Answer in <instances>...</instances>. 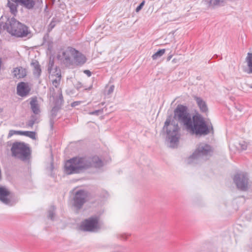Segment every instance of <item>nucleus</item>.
Returning <instances> with one entry per match:
<instances>
[{"mask_svg": "<svg viewBox=\"0 0 252 252\" xmlns=\"http://www.w3.org/2000/svg\"><path fill=\"white\" fill-rule=\"evenodd\" d=\"M56 207L54 205H52L50 206V208L48 210V215L47 218L49 219H50L52 220H54L55 216V212H56Z\"/></svg>", "mask_w": 252, "mask_h": 252, "instance_id": "nucleus-23", "label": "nucleus"}, {"mask_svg": "<svg viewBox=\"0 0 252 252\" xmlns=\"http://www.w3.org/2000/svg\"><path fill=\"white\" fill-rule=\"evenodd\" d=\"M8 0L7 6L9 8L10 13L16 16L18 13V6H22L29 10L41 11L43 6V0Z\"/></svg>", "mask_w": 252, "mask_h": 252, "instance_id": "nucleus-3", "label": "nucleus"}, {"mask_svg": "<svg viewBox=\"0 0 252 252\" xmlns=\"http://www.w3.org/2000/svg\"><path fill=\"white\" fill-rule=\"evenodd\" d=\"M30 103L31 108L33 114L35 115L39 114L40 113V110L39 104H38L37 98L36 97H32Z\"/></svg>", "mask_w": 252, "mask_h": 252, "instance_id": "nucleus-17", "label": "nucleus"}, {"mask_svg": "<svg viewBox=\"0 0 252 252\" xmlns=\"http://www.w3.org/2000/svg\"><path fill=\"white\" fill-rule=\"evenodd\" d=\"M172 57V55H169L167 58V61H169Z\"/></svg>", "mask_w": 252, "mask_h": 252, "instance_id": "nucleus-47", "label": "nucleus"}, {"mask_svg": "<svg viewBox=\"0 0 252 252\" xmlns=\"http://www.w3.org/2000/svg\"><path fill=\"white\" fill-rule=\"evenodd\" d=\"M145 3V0H143L142 2L137 6L135 9V12L138 13L143 7Z\"/></svg>", "mask_w": 252, "mask_h": 252, "instance_id": "nucleus-32", "label": "nucleus"}, {"mask_svg": "<svg viewBox=\"0 0 252 252\" xmlns=\"http://www.w3.org/2000/svg\"><path fill=\"white\" fill-rule=\"evenodd\" d=\"M83 87V85L81 82H78L75 85V88L77 90H79L80 89H81Z\"/></svg>", "mask_w": 252, "mask_h": 252, "instance_id": "nucleus-39", "label": "nucleus"}, {"mask_svg": "<svg viewBox=\"0 0 252 252\" xmlns=\"http://www.w3.org/2000/svg\"><path fill=\"white\" fill-rule=\"evenodd\" d=\"M74 49V48L72 47L68 46L65 50L62 51V55L58 54L57 56L58 60H62L63 63L67 67L73 65V61L70 56H72Z\"/></svg>", "mask_w": 252, "mask_h": 252, "instance_id": "nucleus-11", "label": "nucleus"}, {"mask_svg": "<svg viewBox=\"0 0 252 252\" xmlns=\"http://www.w3.org/2000/svg\"><path fill=\"white\" fill-rule=\"evenodd\" d=\"M93 88V85H91L90 87H89L87 88H86L85 90L87 91H90Z\"/></svg>", "mask_w": 252, "mask_h": 252, "instance_id": "nucleus-46", "label": "nucleus"}, {"mask_svg": "<svg viewBox=\"0 0 252 252\" xmlns=\"http://www.w3.org/2000/svg\"><path fill=\"white\" fill-rule=\"evenodd\" d=\"M49 33H46V34H45V35H44L43 38V44H45V43H47V45H48V50H51V48H52L53 42H52V41L49 40Z\"/></svg>", "mask_w": 252, "mask_h": 252, "instance_id": "nucleus-25", "label": "nucleus"}, {"mask_svg": "<svg viewBox=\"0 0 252 252\" xmlns=\"http://www.w3.org/2000/svg\"><path fill=\"white\" fill-rule=\"evenodd\" d=\"M213 152L212 147L208 144L201 143L197 146L194 152L189 157V159H197L198 158L211 155Z\"/></svg>", "mask_w": 252, "mask_h": 252, "instance_id": "nucleus-9", "label": "nucleus"}, {"mask_svg": "<svg viewBox=\"0 0 252 252\" xmlns=\"http://www.w3.org/2000/svg\"><path fill=\"white\" fill-rule=\"evenodd\" d=\"M165 52V49H159L155 54H154L152 58L153 60H156L157 59L161 57Z\"/></svg>", "mask_w": 252, "mask_h": 252, "instance_id": "nucleus-27", "label": "nucleus"}, {"mask_svg": "<svg viewBox=\"0 0 252 252\" xmlns=\"http://www.w3.org/2000/svg\"><path fill=\"white\" fill-rule=\"evenodd\" d=\"M10 30L9 33L17 37H27L31 32L28 27L17 21L14 17L11 18L9 21Z\"/></svg>", "mask_w": 252, "mask_h": 252, "instance_id": "nucleus-6", "label": "nucleus"}, {"mask_svg": "<svg viewBox=\"0 0 252 252\" xmlns=\"http://www.w3.org/2000/svg\"><path fill=\"white\" fill-rule=\"evenodd\" d=\"M117 237L118 238L126 240L127 238V236L126 234H119L118 235Z\"/></svg>", "mask_w": 252, "mask_h": 252, "instance_id": "nucleus-37", "label": "nucleus"}, {"mask_svg": "<svg viewBox=\"0 0 252 252\" xmlns=\"http://www.w3.org/2000/svg\"><path fill=\"white\" fill-rule=\"evenodd\" d=\"M81 102L79 101H74L71 104V106L72 107H75L76 106H77L78 105H79L80 104Z\"/></svg>", "mask_w": 252, "mask_h": 252, "instance_id": "nucleus-41", "label": "nucleus"}, {"mask_svg": "<svg viewBox=\"0 0 252 252\" xmlns=\"http://www.w3.org/2000/svg\"><path fill=\"white\" fill-rule=\"evenodd\" d=\"M2 27L4 30L6 29L8 32L10 30V26L9 25V22H6L5 23H3Z\"/></svg>", "mask_w": 252, "mask_h": 252, "instance_id": "nucleus-35", "label": "nucleus"}, {"mask_svg": "<svg viewBox=\"0 0 252 252\" xmlns=\"http://www.w3.org/2000/svg\"><path fill=\"white\" fill-rule=\"evenodd\" d=\"M103 166V161L97 156H77L66 161L64 172L67 175L79 174L91 168H100Z\"/></svg>", "mask_w": 252, "mask_h": 252, "instance_id": "nucleus-2", "label": "nucleus"}, {"mask_svg": "<svg viewBox=\"0 0 252 252\" xmlns=\"http://www.w3.org/2000/svg\"><path fill=\"white\" fill-rule=\"evenodd\" d=\"M54 169V163L53 162H51L50 163V166L49 167V170L50 171H53Z\"/></svg>", "mask_w": 252, "mask_h": 252, "instance_id": "nucleus-43", "label": "nucleus"}, {"mask_svg": "<svg viewBox=\"0 0 252 252\" xmlns=\"http://www.w3.org/2000/svg\"><path fill=\"white\" fill-rule=\"evenodd\" d=\"M72 54L73 65L76 66H83L87 61V58L84 54L74 48Z\"/></svg>", "mask_w": 252, "mask_h": 252, "instance_id": "nucleus-12", "label": "nucleus"}, {"mask_svg": "<svg viewBox=\"0 0 252 252\" xmlns=\"http://www.w3.org/2000/svg\"><path fill=\"white\" fill-rule=\"evenodd\" d=\"M232 179L238 190L243 191L248 190L249 179L247 173L238 172L234 174Z\"/></svg>", "mask_w": 252, "mask_h": 252, "instance_id": "nucleus-8", "label": "nucleus"}, {"mask_svg": "<svg viewBox=\"0 0 252 252\" xmlns=\"http://www.w3.org/2000/svg\"><path fill=\"white\" fill-rule=\"evenodd\" d=\"M83 72L88 77H90L92 75V72L89 70H84Z\"/></svg>", "mask_w": 252, "mask_h": 252, "instance_id": "nucleus-42", "label": "nucleus"}, {"mask_svg": "<svg viewBox=\"0 0 252 252\" xmlns=\"http://www.w3.org/2000/svg\"><path fill=\"white\" fill-rule=\"evenodd\" d=\"M1 64H2V61H1V58H0V69H1Z\"/></svg>", "mask_w": 252, "mask_h": 252, "instance_id": "nucleus-49", "label": "nucleus"}, {"mask_svg": "<svg viewBox=\"0 0 252 252\" xmlns=\"http://www.w3.org/2000/svg\"><path fill=\"white\" fill-rule=\"evenodd\" d=\"M47 8H48V6L47 5H46L45 9H44V11H46V10L47 9Z\"/></svg>", "mask_w": 252, "mask_h": 252, "instance_id": "nucleus-50", "label": "nucleus"}, {"mask_svg": "<svg viewBox=\"0 0 252 252\" xmlns=\"http://www.w3.org/2000/svg\"><path fill=\"white\" fill-rule=\"evenodd\" d=\"M247 86L250 88H252V85H249V84H247Z\"/></svg>", "mask_w": 252, "mask_h": 252, "instance_id": "nucleus-51", "label": "nucleus"}, {"mask_svg": "<svg viewBox=\"0 0 252 252\" xmlns=\"http://www.w3.org/2000/svg\"><path fill=\"white\" fill-rule=\"evenodd\" d=\"M172 115H168L167 117L166 121L164 122V125L163 127V130L165 131L166 137L169 140L170 147L172 148L177 147L180 138V133L179 131L180 128L177 123L172 120Z\"/></svg>", "mask_w": 252, "mask_h": 252, "instance_id": "nucleus-4", "label": "nucleus"}, {"mask_svg": "<svg viewBox=\"0 0 252 252\" xmlns=\"http://www.w3.org/2000/svg\"><path fill=\"white\" fill-rule=\"evenodd\" d=\"M102 112H103L102 109H99V110H94V111L90 112H89V114L92 115L98 116L100 113H101Z\"/></svg>", "mask_w": 252, "mask_h": 252, "instance_id": "nucleus-33", "label": "nucleus"}, {"mask_svg": "<svg viewBox=\"0 0 252 252\" xmlns=\"http://www.w3.org/2000/svg\"><path fill=\"white\" fill-rule=\"evenodd\" d=\"M2 18H3V16H2L0 18V31L1 30L2 26L3 24V22L1 21V19H2Z\"/></svg>", "mask_w": 252, "mask_h": 252, "instance_id": "nucleus-45", "label": "nucleus"}, {"mask_svg": "<svg viewBox=\"0 0 252 252\" xmlns=\"http://www.w3.org/2000/svg\"><path fill=\"white\" fill-rule=\"evenodd\" d=\"M246 61L247 63L248 69L244 70V71L249 74H252V53H248Z\"/></svg>", "mask_w": 252, "mask_h": 252, "instance_id": "nucleus-21", "label": "nucleus"}, {"mask_svg": "<svg viewBox=\"0 0 252 252\" xmlns=\"http://www.w3.org/2000/svg\"><path fill=\"white\" fill-rule=\"evenodd\" d=\"M57 19L56 18H53L50 23L48 26V32H50L56 26V22H57Z\"/></svg>", "mask_w": 252, "mask_h": 252, "instance_id": "nucleus-29", "label": "nucleus"}, {"mask_svg": "<svg viewBox=\"0 0 252 252\" xmlns=\"http://www.w3.org/2000/svg\"><path fill=\"white\" fill-rule=\"evenodd\" d=\"M52 75H54L59 78V79H61L62 75L61 70L59 69L57 66H55L54 71H53Z\"/></svg>", "mask_w": 252, "mask_h": 252, "instance_id": "nucleus-30", "label": "nucleus"}, {"mask_svg": "<svg viewBox=\"0 0 252 252\" xmlns=\"http://www.w3.org/2000/svg\"><path fill=\"white\" fill-rule=\"evenodd\" d=\"M242 150H246L247 148V145L245 141H243L239 144Z\"/></svg>", "mask_w": 252, "mask_h": 252, "instance_id": "nucleus-36", "label": "nucleus"}, {"mask_svg": "<svg viewBox=\"0 0 252 252\" xmlns=\"http://www.w3.org/2000/svg\"><path fill=\"white\" fill-rule=\"evenodd\" d=\"M13 73L14 76H18L19 78H24L27 75L26 69L21 66L14 68Z\"/></svg>", "mask_w": 252, "mask_h": 252, "instance_id": "nucleus-19", "label": "nucleus"}, {"mask_svg": "<svg viewBox=\"0 0 252 252\" xmlns=\"http://www.w3.org/2000/svg\"><path fill=\"white\" fill-rule=\"evenodd\" d=\"M194 100H195L197 106L199 107L200 111L202 113L207 114L208 113L209 109L207 104V103L201 97L194 96Z\"/></svg>", "mask_w": 252, "mask_h": 252, "instance_id": "nucleus-15", "label": "nucleus"}, {"mask_svg": "<svg viewBox=\"0 0 252 252\" xmlns=\"http://www.w3.org/2000/svg\"><path fill=\"white\" fill-rule=\"evenodd\" d=\"M218 57V55L216 54V55H214V56L212 57V58L209 61V63H211L212 60H213L214 59L216 60L217 59Z\"/></svg>", "mask_w": 252, "mask_h": 252, "instance_id": "nucleus-44", "label": "nucleus"}, {"mask_svg": "<svg viewBox=\"0 0 252 252\" xmlns=\"http://www.w3.org/2000/svg\"><path fill=\"white\" fill-rule=\"evenodd\" d=\"M204 3L208 7H214L220 5V3L223 2V0H203Z\"/></svg>", "mask_w": 252, "mask_h": 252, "instance_id": "nucleus-22", "label": "nucleus"}, {"mask_svg": "<svg viewBox=\"0 0 252 252\" xmlns=\"http://www.w3.org/2000/svg\"><path fill=\"white\" fill-rule=\"evenodd\" d=\"M173 118L177 120L192 135L201 137L214 132L211 123H208L198 112L191 115L188 107L183 104H178L174 110Z\"/></svg>", "mask_w": 252, "mask_h": 252, "instance_id": "nucleus-1", "label": "nucleus"}, {"mask_svg": "<svg viewBox=\"0 0 252 252\" xmlns=\"http://www.w3.org/2000/svg\"><path fill=\"white\" fill-rule=\"evenodd\" d=\"M12 156L22 161H26L31 157V150L28 144L24 142L15 141L11 147Z\"/></svg>", "mask_w": 252, "mask_h": 252, "instance_id": "nucleus-5", "label": "nucleus"}, {"mask_svg": "<svg viewBox=\"0 0 252 252\" xmlns=\"http://www.w3.org/2000/svg\"><path fill=\"white\" fill-rule=\"evenodd\" d=\"M175 59H173V60H172V62H175Z\"/></svg>", "mask_w": 252, "mask_h": 252, "instance_id": "nucleus-54", "label": "nucleus"}, {"mask_svg": "<svg viewBox=\"0 0 252 252\" xmlns=\"http://www.w3.org/2000/svg\"><path fill=\"white\" fill-rule=\"evenodd\" d=\"M54 58L52 56H50L49 59V63L48 66V72L49 74L51 73L52 71L54 70L55 66L54 65Z\"/></svg>", "mask_w": 252, "mask_h": 252, "instance_id": "nucleus-26", "label": "nucleus"}, {"mask_svg": "<svg viewBox=\"0 0 252 252\" xmlns=\"http://www.w3.org/2000/svg\"><path fill=\"white\" fill-rule=\"evenodd\" d=\"M50 172H51V173H50V176L52 177H54L55 174L53 173V171H50Z\"/></svg>", "mask_w": 252, "mask_h": 252, "instance_id": "nucleus-48", "label": "nucleus"}, {"mask_svg": "<svg viewBox=\"0 0 252 252\" xmlns=\"http://www.w3.org/2000/svg\"><path fill=\"white\" fill-rule=\"evenodd\" d=\"M100 228L99 217L96 215L84 220L80 225L81 230L86 232H95Z\"/></svg>", "mask_w": 252, "mask_h": 252, "instance_id": "nucleus-7", "label": "nucleus"}, {"mask_svg": "<svg viewBox=\"0 0 252 252\" xmlns=\"http://www.w3.org/2000/svg\"><path fill=\"white\" fill-rule=\"evenodd\" d=\"M24 132V131L10 130L9 131L8 137H10L13 135L14 134H19L20 135H23Z\"/></svg>", "mask_w": 252, "mask_h": 252, "instance_id": "nucleus-31", "label": "nucleus"}, {"mask_svg": "<svg viewBox=\"0 0 252 252\" xmlns=\"http://www.w3.org/2000/svg\"><path fill=\"white\" fill-rule=\"evenodd\" d=\"M10 192L5 187L0 186V201L3 204L10 206L14 205L15 202L12 201L8 196Z\"/></svg>", "mask_w": 252, "mask_h": 252, "instance_id": "nucleus-13", "label": "nucleus"}, {"mask_svg": "<svg viewBox=\"0 0 252 252\" xmlns=\"http://www.w3.org/2000/svg\"><path fill=\"white\" fill-rule=\"evenodd\" d=\"M55 0H53V2H55Z\"/></svg>", "mask_w": 252, "mask_h": 252, "instance_id": "nucleus-55", "label": "nucleus"}, {"mask_svg": "<svg viewBox=\"0 0 252 252\" xmlns=\"http://www.w3.org/2000/svg\"><path fill=\"white\" fill-rule=\"evenodd\" d=\"M37 117L35 115H32L30 117V120H29L26 123V126L28 127H32L33 125L35 123H38L37 121Z\"/></svg>", "mask_w": 252, "mask_h": 252, "instance_id": "nucleus-24", "label": "nucleus"}, {"mask_svg": "<svg viewBox=\"0 0 252 252\" xmlns=\"http://www.w3.org/2000/svg\"><path fill=\"white\" fill-rule=\"evenodd\" d=\"M64 100L62 94V92L59 94V95L58 97H56L54 98V106L53 107L60 108L62 109V106L63 105Z\"/></svg>", "mask_w": 252, "mask_h": 252, "instance_id": "nucleus-20", "label": "nucleus"}, {"mask_svg": "<svg viewBox=\"0 0 252 252\" xmlns=\"http://www.w3.org/2000/svg\"><path fill=\"white\" fill-rule=\"evenodd\" d=\"M87 192L84 189L76 191L73 197L72 206L76 211L80 210L87 201Z\"/></svg>", "mask_w": 252, "mask_h": 252, "instance_id": "nucleus-10", "label": "nucleus"}, {"mask_svg": "<svg viewBox=\"0 0 252 252\" xmlns=\"http://www.w3.org/2000/svg\"><path fill=\"white\" fill-rule=\"evenodd\" d=\"M31 65L34 67L33 70L34 76L38 78L41 74V69L39 62L37 60H34L31 63Z\"/></svg>", "mask_w": 252, "mask_h": 252, "instance_id": "nucleus-18", "label": "nucleus"}, {"mask_svg": "<svg viewBox=\"0 0 252 252\" xmlns=\"http://www.w3.org/2000/svg\"><path fill=\"white\" fill-rule=\"evenodd\" d=\"M61 110L60 108H57L55 107H53L51 111L50 115L49 116V124H50V127L51 130H53L54 129V125L55 123L54 119L57 116L58 112Z\"/></svg>", "mask_w": 252, "mask_h": 252, "instance_id": "nucleus-16", "label": "nucleus"}, {"mask_svg": "<svg viewBox=\"0 0 252 252\" xmlns=\"http://www.w3.org/2000/svg\"><path fill=\"white\" fill-rule=\"evenodd\" d=\"M114 85H111L109 87L108 90H107V94H111L114 91Z\"/></svg>", "mask_w": 252, "mask_h": 252, "instance_id": "nucleus-40", "label": "nucleus"}, {"mask_svg": "<svg viewBox=\"0 0 252 252\" xmlns=\"http://www.w3.org/2000/svg\"><path fill=\"white\" fill-rule=\"evenodd\" d=\"M60 80L61 79L57 80L56 79L53 80L52 83H53V85H54L56 88H57L58 86L60 84Z\"/></svg>", "mask_w": 252, "mask_h": 252, "instance_id": "nucleus-38", "label": "nucleus"}, {"mask_svg": "<svg viewBox=\"0 0 252 252\" xmlns=\"http://www.w3.org/2000/svg\"><path fill=\"white\" fill-rule=\"evenodd\" d=\"M6 18H7V21H9V17H6Z\"/></svg>", "mask_w": 252, "mask_h": 252, "instance_id": "nucleus-52", "label": "nucleus"}, {"mask_svg": "<svg viewBox=\"0 0 252 252\" xmlns=\"http://www.w3.org/2000/svg\"><path fill=\"white\" fill-rule=\"evenodd\" d=\"M48 95H49L50 97L55 98V91L53 87L50 88Z\"/></svg>", "mask_w": 252, "mask_h": 252, "instance_id": "nucleus-34", "label": "nucleus"}, {"mask_svg": "<svg viewBox=\"0 0 252 252\" xmlns=\"http://www.w3.org/2000/svg\"><path fill=\"white\" fill-rule=\"evenodd\" d=\"M172 1V0H168L169 2H171Z\"/></svg>", "mask_w": 252, "mask_h": 252, "instance_id": "nucleus-53", "label": "nucleus"}, {"mask_svg": "<svg viewBox=\"0 0 252 252\" xmlns=\"http://www.w3.org/2000/svg\"><path fill=\"white\" fill-rule=\"evenodd\" d=\"M31 91L30 87L27 82H21L19 83L17 86V94L18 95L25 97L28 95Z\"/></svg>", "mask_w": 252, "mask_h": 252, "instance_id": "nucleus-14", "label": "nucleus"}, {"mask_svg": "<svg viewBox=\"0 0 252 252\" xmlns=\"http://www.w3.org/2000/svg\"><path fill=\"white\" fill-rule=\"evenodd\" d=\"M23 135L29 137L33 140L36 139V133L35 131H24Z\"/></svg>", "mask_w": 252, "mask_h": 252, "instance_id": "nucleus-28", "label": "nucleus"}]
</instances>
